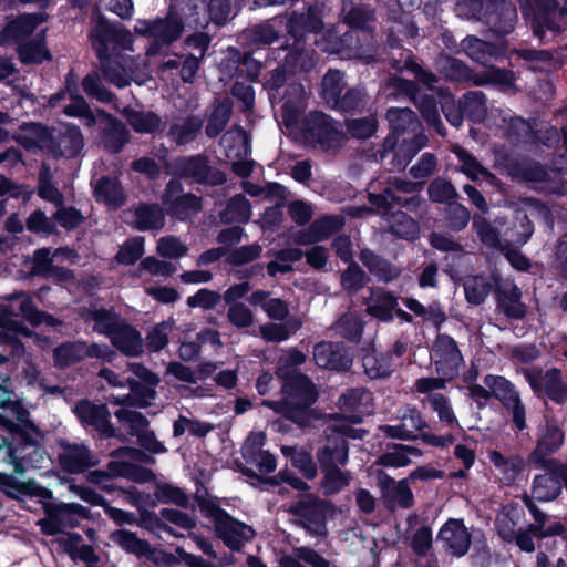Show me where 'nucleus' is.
Masks as SVG:
<instances>
[{"label":"nucleus","instance_id":"nucleus-8","mask_svg":"<svg viewBox=\"0 0 567 567\" xmlns=\"http://www.w3.org/2000/svg\"><path fill=\"white\" fill-rule=\"evenodd\" d=\"M34 126L38 138L54 158H74L83 150L84 137L75 124L63 123L56 128L47 125Z\"/></svg>","mask_w":567,"mask_h":567},{"label":"nucleus","instance_id":"nucleus-50","mask_svg":"<svg viewBox=\"0 0 567 567\" xmlns=\"http://www.w3.org/2000/svg\"><path fill=\"white\" fill-rule=\"evenodd\" d=\"M393 451L382 453L375 460L374 464L383 467H405L411 464L410 455L420 456L422 453L417 447L393 444Z\"/></svg>","mask_w":567,"mask_h":567},{"label":"nucleus","instance_id":"nucleus-3","mask_svg":"<svg viewBox=\"0 0 567 567\" xmlns=\"http://www.w3.org/2000/svg\"><path fill=\"white\" fill-rule=\"evenodd\" d=\"M194 498L203 516L213 520L216 537L231 551H241L255 538L254 527L230 515L217 497L196 494Z\"/></svg>","mask_w":567,"mask_h":567},{"label":"nucleus","instance_id":"nucleus-26","mask_svg":"<svg viewBox=\"0 0 567 567\" xmlns=\"http://www.w3.org/2000/svg\"><path fill=\"white\" fill-rule=\"evenodd\" d=\"M536 470L546 471L544 474L535 475L530 485V495L538 502H553L557 499L563 492L565 482L557 472L551 471L547 465H532Z\"/></svg>","mask_w":567,"mask_h":567},{"label":"nucleus","instance_id":"nucleus-13","mask_svg":"<svg viewBox=\"0 0 567 567\" xmlns=\"http://www.w3.org/2000/svg\"><path fill=\"white\" fill-rule=\"evenodd\" d=\"M20 423L9 421L7 429L9 439H4L6 454L7 455H28L42 456V446L34 437V434L40 433L39 427L29 419L22 420L19 417Z\"/></svg>","mask_w":567,"mask_h":567},{"label":"nucleus","instance_id":"nucleus-9","mask_svg":"<svg viewBox=\"0 0 567 567\" xmlns=\"http://www.w3.org/2000/svg\"><path fill=\"white\" fill-rule=\"evenodd\" d=\"M288 512L302 519L301 526L317 536H326L327 516L334 512V505L330 501L322 499L313 493L301 494L299 499L289 506Z\"/></svg>","mask_w":567,"mask_h":567},{"label":"nucleus","instance_id":"nucleus-25","mask_svg":"<svg viewBox=\"0 0 567 567\" xmlns=\"http://www.w3.org/2000/svg\"><path fill=\"white\" fill-rule=\"evenodd\" d=\"M377 484L381 491L382 497L401 508H411L414 505V496L409 486L408 478L395 481L383 470L375 472Z\"/></svg>","mask_w":567,"mask_h":567},{"label":"nucleus","instance_id":"nucleus-7","mask_svg":"<svg viewBox=\"0 0 567 567\" xmlns=\"http://www.w3.org/2000/svg\"><path fill=\"white\" fill-rule=\"evenodd\" d=\"M342 22L349 28L340 38V50H349L359 52L363 44L359 39L353 43L352 33L361 32L364 40L373 39L374 22L377 21L375 9L370 3L359 2L353 0H342Z\"/></svg>","mask_w":567,"mask_h":567},{"label":"nucleus","instance_id":"nucleus-62","mask_svg":"<svg viewBox=\"0 0 567 567\" xmlns=\"http://www.w3.org/2000/svg\"><path fill=\"white\" fill-rule=\"evenodd\" d=\"M372 401V393L365 388L348 389L339 399L341 410L355 413L361 412V408H367Z\"/></svg>","mask_w":567,"mask_h":567},{"label":"nucleus","instance_id":"nucleus-20","mask_svg":"<svg viewBox=\"0 0 567 567\" xmlns=\"http://www.w3.org/2000/svg\"><path fill=\"white\" fill-rule=\"evenodd\" d=\"M301 131L324 148L331 147L341 136L337 122L322 111H310L302 120Z\"/></svg>","mask_w":567,"mask_h":567},{"label":"nucleus","instance_id":"nucleus-6","mask_svg":"<svg viewBox=\"0 0 567 567\" xmlns=\"http://www.w3.org/2000/svg\"><path fill=\"white\" fill-rule=\"evenodd\" d=\"M173 174L188 184L204 187H220L227 183V174L205 153L178 156L172 164Z\"/></svg>","mask_w":567,"mask_h":567},{"label":"nucleus","instance_id":"nucleus-31","mask_svg":"<svg viewBox=\"0 0 567 567\" xmlns=\"http://www.w3.org/2000/svg\"><path fill=\"white\" fill-rule=\"evenodd\" d=\"M320 470L344 466L349 458V443L341 435H328L324 445L317 451Z\"/></svg>","mask_w":567,"mask_h":567},{"label":"nucleus","instance_id":"nucleus-15","mask_svg":"<svg viewBox=\"0 0 567 567\" xmlns=\"http://www.w3.org/2000/svg\"><path fill=\"white\" fill-rule=\"evenodd\" d=\"M432 352L437 374L447 380L456 379L461 365L464 364V358L455 339L447 333H437Z\"/></svg>","mask_w":567,"mask_h":567},{"label":"nucleus","instance_id":"nucleus-12","mask_svg":"<svg viewBox=\"0 0 567 567\" xmlns=\"http://www.w3.org/2000/svg\"><path fill=\"white\" fill-rule=\"evenodd\" d=\"M89 38L96 54L111 52V43L124 50H130L134 42L130 30L120 22H110L104 16H99L95 25L90 31Z\"/></svg>","mask_w":567,"mask_h":567},{"label":"nucleus","instance_id":"nucleus-56","mask_svg":"<svg viewBox=\"0 0 567 567\" xmlns=\"http://www.w3.org/2000/svg\"><path fill=\"white\" fill-rule=\"evenodd\" d=\"M465 299L470 305L480 306L493 290V284L482 275L472 276L463 284Z\"/></svg>","mask_w":567,"mask_h":567},{"label":"nucleus","instance_id":"nucleus-45","mask_svg":"<svg viewBox=\"0 0 567 567\" xmlns=\"http://www.w3.org/2000/svg\"><path fill=\"white\" fill-rule=\"evenodd\" d=\"M399 306L398 297L389 290L375 295L373 302L368 305L367 313L380 322L390 323L394 320V310Z\"/></svg>","mask_w":567,"mask_h":567},{"label":"nucleus","instance_id":"nucleus-57","mask_svg":"<svg viewBox=\"0 0 567 567\" xmlns=\"http://www.w3.org/2000/svg\"><path fill=\"white\" fill-rule=\"evenodd\" d=\"M83 342L65 341L53 350L54 365L60 369L69 368L83 360Z\"/></svg>","mask_w":567,"mask_h":567},{"label":"nucleus","instance_id":"nucleus-29","mask_svg":"<svg viewBox=\"0 0 567 567\" xmlns=\"http://www.w3.org/2000/svg\"><path fill=\"white\" fill-rule=\"evenodd\" d=\"M280 38L279 31L267 20L244 29L239 41L243 48L257 52L278 42Z\"/></svg>","mask_w":567,"mask_h":567},{"label":"nucleus","instance_id":"nucleus-1","mask_svg":"<svg viewBox=\"0 0 567 567\" xmlns=\"http://www.w3.org/2000/svg\"><path fill=\"white\" fill-rule=\"evenodd\" d=\"M276 375L282 380L281 398L262 400L261 405L299 426H307L312 416V405L319 398L316 384L310 377L295 369L277 368Z\"/></svg>","mask_w":567,"mask_h":567},{"label":"nucleus","instance_id":"nucleus-44","mask_svg":"<svg viewBox=\"0 0 567 567\" xmlns=\"http://www.w3.org/2000/svg\"><path fill=\"white\" fill-rule=\"evenodd\" d=\"M17 54L23 65L41 64L52 59L44 38L40 37L20 43L17 48Z\"/></svg>","mask_w":567,"mask_h":567},{"label":"nucleus","instance_id":"nucleus-63","mask_svg":"<svg viewBox=\"0 0 567 567\" xmlns=\"http://www.w3.org/2000/svg\"><path fill=\"white\" fill-rule=\"evenodd\" d=\"M127 385L131 391V395L127 396L126 402L131 406L145 409L151 404V400L156 398L155 386L147 385L144 382H140L135 379H128Z\"/></svg>","mask_w":567,"mask_h":567},{"label":"nucleus","instance_id":"nucleus-32","mask_svg":"<svg viewBox=\"0 0 567 567\" xmlns=\"http://www.w3.org/2000/svg\"><path fill=\"white\" fill-rule=\"evenodd\" d=\"M62 470L69 474H81L94 467L97 461L93 460L90 449L84 444H66L59 454Z\"/></svg>","mask_w":567,"mask_h":567},{"label":"nucleus","instance_id":"nucleus-17","mask_svg":"<svg viewBox=\"0 0 567 567\" xmlns=\"http://www.w3.org/2000/svg\"><path fill=\"white\" fill-rule=\"evenodd\" d=\"M73 412L81 424L93 427L101 436L125 440V436L112 425L110 421L111 412L106 404H95L87 399H83L75 404Z\"/></svg>","mask_w":567,"mask_h":567},{"label":"nucleus","instance_id":"nucleus-38","mask_svg":"<svg viewBox=\"0 0 567 567\" xmlns=\"http://www.w3.org/2000/svg\"><path fill=\"white\" fill-rule=\"evenodd\" d=\"M364 373L371 380L388 379L395 369V362L390 354L379 352L374 348L367 350L362 357Z\"/></svg>","mask_w":567,"mask_h":567},{"label":"nucleus","instance_id":"nucleus-24","mask_svg":"<svg viewBox=\"0 0 567 567\" xmlns=\"http://www.w3.org/2000/svg\"><path fill=\"white\" fill-rule=\"evenodd\" d=\"M289 71L284 64H278L274 70L267 72L262 80V87L267 91L269 101L272 105L281 103L286 95H299L305 92L300 83L287 84Z\"/></svg>","mask_w":567,"mask_h":567},{"label":"nucleus","instance_id":"nucleus-2","mask_svg":"<svg viewBox=\"0 0 567 567\" xmlns=\"http://www.w3.org/2000/svg\"><path fill=\"white\" fill-rule=\"evenodd\" d=\"M485 386L472 384L467 386L470 398L482 410L486 408L491 399L497 400L502 406L512 413V423L518 431H524L526 424V408L522 401L520 393L516 385L498 374H486L483 379Z\"/></svg>","mask_w":567,"mask_h":567},{"label":"nucleus","instance_id":"nucleus-19","mask_svg":"<svg viewBox=\"0 0 567 567\" xmlns=\"http://www.w3.org/2000/svg\"><path fill=\"white\" fill-rule=\"evenodd\" d=\"M313 360L317 367L326 370L346 372L353 363V354L341 341H320L313 347Z\"/></svg>","mask_w":567,"mask_h":567},{"label":"nucleus","instance_id":"nucleus-10","mask_svg":"<svg viewBox=\"0 0 567 567\" xmlns=\"http://www.w3.org/2000/svg\"><path fill=\"white\" fill-rule=\"evenodd\" d=\"M442 113L446 121L457 127L463 123L464 115L470 117L482 116L485 112V95L482 92H466L458 104H455L454 96L449 89L437 90Z\"/></svg>","mask_w":567,"mask_h":567},{"label":"nucleus","instance_id":"nucleus-21","mask_svg":"<svg viewBox=\"0 0 567 567\" xmlns=\"http://www.w3.org/2000/svg\"><path fill=\"white\" fill-rule=\"evenodd\" d=\"M461 47L471 60L484 66L507 59L508 41L504 39L499 43H493L475 35H467L462 40Z\"/></svg>","mask_w":567,"mask_h":567},{"label":"nucleus","instance_id":"nucleus-18","mask_svg":"<svg viewBox=\"0 0 567 567\" xmlns=\"http://www.w3.org/2000/svg\"><path fill=\"white\" fill-rule=\"evenodd\" d=\"M534 8L530 17V28L533 34L542 42L545 41L546 33L550 32L556 37L561 32L556 17L567 16V7H560L558 0H534Z\"/></svg>","mask_w":567,"mask_h":567},{"label":"nucleus","instance_id":"nucleus-55","mask_svg":"<svg viewBox=\"0 0 567 567\" xmlns=\"http://www.w3.org/2000/svg\"><path fill=\"white\" fill-rule=\"evenodd\" d=\"M276 261H269L266 266L267 274L276 277L278 274H289L293 270L292 262L301 260L303 251L300 248H284L274 254Z\"/></svg>","mask_w":567,"mask_h":567},{"label":"nucleus","instance_id":"nucleus-41","mask_svg":"<svg viewBox=\"0 0 567 567\" xmlns=\"http://www.w3.org/2000/svg\"><path fill=\"white\" fill-rule=\"evenodd\" d=\"M128 140L130 132L125 124L110 115V121L101 133L103 148L111 154H117L128 143Z\"/></svg>","mask_w":567,"mask_h":567},{"label":"nucleus","instance_id":"nucleus-30","mask_svg":"<svg viewBox=\"0 0 567 567\" xmlns=\"http://www.w3.org/2000/svg\"><path fill=\"white\" fill-rule=\"evenodd\" d=\"M496 308L509 320L525 319L528 307L522 301L523 292L516 284L494 290Z\"/></svg>","mask_w":567,"mask_h":567},{"label":"nucleus","instance_id":"nucleus-27","mask_svg":"<svg viewBox=\"0 0 567 567\" xmlns=\"http://www.w3.org/2000/svg\"><path fill=\"white\" fill-rule=\"evenodd\" d=\"M380 183H370L367 188V198L369 204L373 207L369 208L363 206L359 208L364 212H378L381 214H392L394 208H402L408 206L409 199L398 195L391 186H384L378 190Z\"/></svg>","mask_w":567,"mask_h":567},{"label":"nucleus","instance_id":"nucleus-22","mask_svg":"<svg viewBox=\"0 0 567 567\" xmlns=\"http://www.w3.org/2000/svg\"><path fill=\"white\" fill-rule=\"evenodd\" d=\"M323 21L313 6H309L306 12L292 11L287 19V34L293 42L307 43L309 34H318L323 30Z\"/></svg>","mask_w":567,"mask_h":567},{"label":"nucleus","instance_id":"nucleus-49","mask_svg":"<svg viewBox=\"0 0 567 567\" xmlns=\"http://www.w3.org/2000/svg\"><path fill=\"white\" fill-rule=\"evenodd\" d=\"M233 113V103L229 99L218 102L210 112L205 133L209 138H216L226 128Z\"/></svg>","mask_w":567,"mask_h":567},{"label":"nucleus","instance_id":"nucleus-61","mask_svg":"<svg viewBox=\"0 0 567 567\" xmlns=\"http://www.w3.org/2000/svg\"><path fill=\"white\" fill-rule=\"evenodd\" d=\"M517 76L514 71L506 68L495 66L494 63L486 66L478 75L480 84H493L504 87L515 85Z\"/></svg>","mask_w":567,"mask_h":567},{"label":"nucleus","instance_id":"nucleus-46","mask_svg":"<svg viewBox=\"0 0 567 567\" xmlns=\"http://www.w3.org/2000/svg\"><path fill=\"white\" fill-rule=\"evenodd\" d=\"M202 197L193 193L178 195L173 200H169L166 206L167 214L179 220H185L190 216L196 215L202 210Z\"/></svg>","mask_w":567,"mask_h":567},{"label":"nucleus","instance_id":"nucleus-59","mask_svg":"<svg viewBox=\"0 0 567 567\" xmlns=\"http://www.w3.org/2000/svg\"><path fill=\"white\" fill-rule=\"evenodd\" d=\"M206 10L208 13V20L205 24H202L197 19L195 20L196 24H200L203 28L208 23H213L217 28H223L233 19V4L230 0H208L206 3Z\"/></svg>","mask_w":567,"mask_h":567},{"label":"nucleus","instance_id":"nucleus-36","mask_svg":"<svg viewBox=\"0 0 567 567\" xmlns=\"http://www.w3.org/2000/svg\"><path fill=\"white\" fill-rule=\"evenodd\" d=\"M43 21L41 13H22L3 27L0 38L3 41L19 42L30 37Z\"/></svg>","mask_w":567,"mask_h":567},{"label":"nucleus","instance_id":"nucleus-48","mask_svg":"<svg viewBox=\"0 0 567 567\" xmlns=\"http://www.w3.org/2000/svg\"><path fill=\"white\" fill-rule=\"evenodd\" d=\"M127 123L138 134H156L165 126L162 117L153 111H132L127 114Z\"/></svg>","mask_w":567,"mask_h":567},{"label":"nucleus","instance_id":"nucleus-14","mask_svg":"<svg viewBox=\"0 0 567 567\" xmlns=\"http://www.w3.org/2000/svg\"><path fill=\"white\" fill-rule=\"evenodd\" d=\"M524 377L537 398L546 396L563 405L567 402V385L563 381L561 370L551 368L542 374V370H525Z\"/></svg>","mask_w":567,"mask_h":567},{"label":"nucleus","instance_id":"nucleus-33","mask_svg":"<svg viewBox=\"0 0 567 567\" xmlns=\"http://www.w3.org/2000/svg\"><path fill=\"white\" fill-rule=\"evenodd\" d=\"M359 259L369 272L374 276L378 281L383 284H390L396 280L402 272V269L399 266L370 248L361 249L359 252Z\"/></svg>","mask_w":567,"mask_h":567},{"label":"nucleus","instance_id":"nucleus-60","mask_svg":"<svg viewBox=\"0 0 567 567\" xmlns=\"http://www.w3.org/2000/svg\"><path fill=\"white\" fill-rule=\"evenodd\" d=\"M512 175L526 183H546L550 181V174L546 166L535 161L527 164H514Z\"/></svg>","mask_w":567,"mask_h":567},{"label":"nucleus","instance_id":"nucleus-11","mask_svg":"<svg viewBox=\"0 0 567 567\" xmlns=\"http://www.w3.org/2000/svg\"><path fill=\"white\" fill-rule=\"evenodd\" d=\"M564 439L565 434L557 424L546 423L536 442V446L528 455V463L530 465H547L551 467V471L564 474L567 463L548 457L561 447Z\"/></svg>","mask_w":567,"mask_h":567},{"label":"nucleus","instance_id":"nucleus-58","mask_svg":"<svg viewBox=\"0 0 567 567\" xmlns=\"http://www.w3.org/2000/svg\"><path fill=\"white\" fill-rule=\"evenodd\" d=\"M347 265L348 267L340 274V286L348 293H358L370 278L357 261Z\"/></svg>","mask_w":567,"mask_h":567},{"label":"nucleus","instance_id":"nucleus-43","mask_svg":"<svg viewBox=\"0 0 567 567\" xmlns=\"http://www.w3.org/2000/svg\"><path fill=\"white\" fill-rule=\"evenodd\" d=\"M96 202H104L106 205L121 207L125 203V194L120 181L115 177L101 176L94 186Z\"/></svg>","mask_w":567,"mask_h":567},{"label":"nucleus","instance_id":"nucleus-40","mask_svg":"<svg viewBox=\"0 0 567 567\" xmlns=\"http://www.w3.org/2000/svg\"><path fill=\"white\" fill-rule=\"evenodd\" d=\"M134 217L133 227L138 231L159 230L165 225V215L158 204L140 203Z\"/></svg>","mask_w":567,"mask_h":567},{"label":"nucleus","instance_id":"nucleus-54","mask_svg":"<svg viewBox=\"0 0 567 567\" xmlns=\"http://www.w3.org/2000/svg\"><path fill=\"white\" fill-rule=\"evenodd\" d=\"M414 102L427 126L440 135H445V127L440 117L436 97L434 95L423 94L417 96V100Z\"/></svg>","mask_w":567,"mask_h":567},{"label":"nucleus","instance_id":"nucleus-23","mask_svg":"<svg viewBox=\"0 0 567 567\" xmlns=\"http://www.w3.org/2000/svg\"><path fill=\"white\" fill-rule=\"evenodd\" d=\"M436 538L443 543L446 553L458 558L465 556L471 546V534L463 519H447L440 528Z\"/></svg>","mask_w":567,"mask_h":567},{"label":"nucleus","instance_id":"nucleus-28","mask_svg":"<svg viewBox=\"0 0 567 567\" xmlns=\"http://www.w3.org/2000/svg\"><path fill=\"white\" fill-rule=\"evenodd\" d=\"M288 50L284 65L290 74L309 73L318 62L316 50L308 43L293 42L291 45H281Z\"/></svg>","mask_w":567,"mask_h":567},{"label":"nucleus","instance_id":"nucleus-52","mask_svg":"<svg viewBox=\"0 0 567 567\" xmlns=\"http://www.w3.org/2000/svg\"><path fill=\"white\" fill-rule=\"evenodd\" d=\"M251 214V205L243 194H236L229 198L226 207L219 213L224 224L246 223Z\"/></svg>","mask_w":567,"mask_h":567},{"label":"nucleus","instance_id":"nucleus-34","mask_svg":"<svg viewBox=\"0 0 567 567\" xmlns=\"http://www.w3.org/2000/svg\"><path fill=\"white\" fill-rule=\"evenodd\" d=\"M109 339L112 346L126 357L136 358L143 354L142 334L125 319Z\"/></svg>","mask_w":567,"mask_h":567},{"label":"nucleus","instance_id":"nucleus-16","mask_svg":"<svg viewBox=\"0 0 567 567\" xmlns=\"http://www.w3.org/2000/svg\"><path fill=\"white\" fill-rule=\"evenodd\" d=\"M518 21L516 6L509 0H486L482 22L497 38L504 39L511 34Z\"/></svg>","mask_w":567,"mask_h":567},{"label":"nucleus","instance_id":"nucleus-51","mask_svg":"<svg viewBox=\"0 0 567 567\" xmlns=\"http://www.w3.org/2000/svg\"><path fill=\"white\" fill-rule=\"evenodd\" d=\"M101 64L104 78L117 87H125L130 84L126 78L125 68L120 56L113 55L111 52L105 54H96Z\"/></svg>","mask_w":567,"mask_h":567},{"label":"nucleus","instance_id":"nucleus-53","mask_svg":"<svg viewBox=\"0 0 567 567\" xmlns=\"http://www.w3.org/2000/svg\"><path fill=\"white\" fill-rule=\"evenodd\" d=\"M389 231L396 238L409 241L415 240L419 236V224L405 212L398 210L391 214Z\"/></svg>","mask_w":567,"mask_h":567},{"label":"nucleus","instance_id":"nucleus-37","mask_svg":"<svg viewBox=\"0 0 567 567\" xmlns=\"http://www.w3.org/2000/svg\"><path fill=\"white\" fill-rule=\"evenodd\" d=\"M110 539L127 554L153 560L154 548L146 539L138 538L134 532L116 529L110 534Z\"/></svg>","mask_w":567,"mask_h":567},{"label":"nucleus","instance_id":"nucleus-39","mask_svg":"<svg viewBox=\"0 0 567 567\" xmlns=\"http://www.w3.org/2000/svg\"><path fill=\"white\" fill-rule=\"evenodd\" d=\"M82 317L86 322H94V332L106 337H110L115 331V329L124 321L121 315L117 313L113 307L86 309V311L82 313Z\"/></svg>","mask_w":567,"mask_h":567},{"label":"nucleus","instance_id":"nucleus-5","mask_svg":"<svg viewBox=\"0 0 567 567\" xmlns=\"http://www.w3.org/2000/svg\"><path fill=\"white\" fill-rule=\"evenodd\" d=\"M185 30V24L179 12L169 7L165 17L137 20L134 32L137 35L152 39L147 48V55H154L162 47H169L178 41Z\"/></svg>","mask_w":567,"mask_h":567},{"label":"nucleus","instance_id":"nucleus-42","mask_svg":"<svg viewBox=\"0 0 567 567\" xmlns=\"http://www.w3.org/2000/svg\"><path fill=\"white\" fill-rule=\"evenodd\" d=\"M204 125V118L199 115H187L182 123H173L168 130V136L178 146L194 142Z\"/></svg>","mask_w":567,"mask_h":567},{"label":"nucleus","instance_id":"nucleus-47","mask_svg":"<svg viewBox=\"0 0 567 567\" xmlns=\"http://www.w3.org/2000/svg\"><path fill=\"white\" fill-rule=\"evenodd\" d=\"M567 533L566 526L561 522H553L548 524L546 532L532 533L529 526L526 529H518L514 543L518 548L525 553H533L535 550L534 538L544 539L550 536H563Z\"/></svg>","mask_w":567,"mask_h":567},{"label":"nucleus","instance_id":"nucleus-64","mask_svg":"<svg viewBox=\"0 0 567 567\" xmlns=\"http://www.w3.org/2000/svg\"><path fill=\"white\" fill-rule=\"evenodd\" d=\"M323 477L321 480V488L324 496H333L340 493L350 484V475L342 472L339 466L321 471Z\"/></svg>","mask_w":567,"mask_h":567},{"label":"nucleus","instance_id":"nucleus-4","mask_svg":"<svg viewBox=\"0 0 567 567\" xmlns=\"http://www.w3.org/2000/svg\"><path fill=\"white\" fill-rule=\"evenodd\" d=\"M319 94L329 110L341 115H361L370 101L365 87H348L344 73L337 69H329L323 75Z\"/></svg>","mask_w":567,"mask_h":567},{"label":"nucleus","instance_id":"nucleus-35","mask_svg":"<svg viewBox=\"0 0 567 567\" xmlns=\"http://www.w3.org/2000/svg\"><path fill=\"white\" fill-rule=\"evenodd\" d=\"M256 52L250 49L229 48V61L235 64V76L249 82H258L262 70V62L254 56Z\"/></svg>","mask_w":567,"mask_h":567}]
</instances>
